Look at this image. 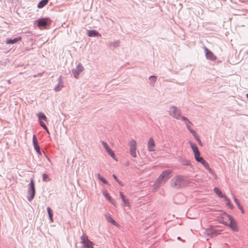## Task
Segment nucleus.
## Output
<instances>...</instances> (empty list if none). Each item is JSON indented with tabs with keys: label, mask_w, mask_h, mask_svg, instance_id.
<instances>
[{
	"label": "nucleus",
	"mask_w": 248,
	"mask_h": 248,
	"mask_svg": "<svg viewBox=\"0 0 248 248\" xmlns=\"http://www.w3.org/2000/svg\"><path fill=\"white\" fill-rule=\"evenodd\" d=\"M171 173L172 170H167L162 171L155 183V187H159L162 185L164 184L171 177Z\"/></svg>",
	"instance_id": "1"
},
{
	"label": "nucleus",
	"mask_w": 248,
	"mask_h": 248,
	"mask_svg": "<svg viewBox=\"0 0 248 248\" xmlns=\"http://www.w3.org/2000/svg\"><path fill=\"white\" fill-rule=\"evenodd\" d=\"M185 179L183 176L176 175L173 177L170 182L171 187L178 189L182 187L185 185Z\"/></svg>",
	"instance_id": "2"
},
{
	"label": "nucleus",
	"mask_w": 248,
	"mask_h": 248,
	"mask_svg": "<svg viewBox=\"0 0 248 248\" xmlns=\"http://www.w3.org/2000/svg\"><path fill=\"white\" fill-rule=\"evenodd\" d=\"M35 194V189L33 180L31 179L29 184L28 190L27 199L29 201H31L34 198Z\"/></svg>",
	"instance_id": "3"
},
{
	"label": "nucleus",
	"mask_w": 248,
	"mask_h": 248,
	"mask_svg": "<svg viewBox=\"0 0 248 248\" xmlns=\"http://www.w3.org/2000/svg\"><path fill=\"white\" fill-rule=\"evenodd\" d=\"M224 215L228 217L229 220L230 221L229 223L224 222V224L229 226L233 231L238 232V228L232 217L228 215L226 213H224Z\"/></svg>",
	"instance_id": "4"
},
{
	"label": "nucleus",
	"mask_w": 248,
	"mask_h": 248,
	"mask_svg": "<svg viewBox=\"0 0 248 248\" xmlns=\"http://www.w3.org/2000/svg\"><path fill=\"white\" fill-rule=\"evenodd\" d=\"M169 112L170 115L174 118L177 120L181 119V110L178 109L176 107L174 106H171Z\"/></svg>",
	"instance_id": "5"
},
{
	"label": "nucleus",
	"mask_w": 248,
	"mask_h": 248,
	"mask_svg": "<svg viewBox=\"0 0 248 248\" xmlns=\"http://www.w3.org/2000/svg\"><path fill=\"white\" fill-rule=\"evenodd\" d=\"M37 26L40 28H46L47 26H49L51 20L49 18H42L38 19L37 21Z\"/></svg>",
	"instance_id": "6"
},
{
	"label": "nucleus",
	"mask_w": 248,
	"mask_h": 248,
	"mask_svg": "<svg viewBox=\"0 0 248 248\" xmlns=\"http://www.w3.org/2000/svg\"><path fill=\"white\" fill-rule=\"evenodd\" d=\"M81 240L82 243L81 248H93V242L89 240L86 236L82 235Z\"/></svg>",
	"instance_id": "7"
},
{
	"label": "nucleus",
	"mask_w": 248,
	"mask_h": 248,
	"mask_svg": "<svg viewBox=\"0 0 248 248\" xmlns=\"http://www.w3.org/2000/svg\"><path fill=\"white\" fill-rule=\"evenodd\" d=\"M219 233V231L214 228L208 229L205 232V234L210 238L214 237Z\"/></svg>",
	"instance_id": "8"
},
{
	"label": "nucleus",
	"mask_w": 248,
	"mask_h": 248,
	"mask_svg": "<svg viewBox=\"0 0 248 248\" xmlns=\"http://www.w3.org/2000/svg\"><path fill=\"white\" fill-rule=\"evenodd\" d=\"M84 68L80 63H79L76 68L72 69V72L76 78H78L79 74L84 70Z\"/></svg>",
	"instance_id": "9"
},
{
	"label": "nucleus",
	"mask_w": 248,
	"mask_h": 248,
	"mask_svg": "<svg viewBox=\"0 0 248 248\" xmlns=\"http://www.w3.org/2000/svg\"><path fill=\"white\" fill-rule=\"evenodd\" d=\"M136 142L134 140H131L129 143L130 154L133 157H136L137 156L136 152Z\"/></svg>",
	"instance_id": "10"
},
{
	"label": "nucleus",
	"mask_w": 248,
	"mask_h": 248,
	"mask_svg": "<svg viewBox=\"0 0 248 248\" xmlns=\"http://www.w3.org/2000/svg\"><path fill=\"white\" fill-rule=\"evenodd\" d=\"M204 51L206 57L207 59L214 61L216 60L217 57L213 54V53L208 49L207 47H204Z\"/></svg>",
	"instance_id": "11"
},
{
	"label": "nucleus",
	"mask_w": 248,
	"mask_h": 248,
	"mask_svg": "<svg viewBox=\"0 0 248 248\" xmlns=\"http://www.w3.org/2000/svg\"><path fill=\"white\" fill-rule=\"evenodd\" d=\"M155 143L153 138H150L148 142V149L149 151H154Z\"/></svg>",
	"instance_id": "12"
},
{
	"label": "nucleus",
	"mask_w": 248,
	"mask_h": 248,
	"mask_svg": "<svg viewBox=\"0 0 248 248\" xmlns=\"http://www.w3.org/2000/svg\"><path fill=\"white\" fill-rule=\"evenodd\" d=\"M89 37H100L101 34L96 30H89L87 33Z\"/></svg>",
	"instance_id": "13"
},
{
	"label": "nucleus",
	"mask_w": 248,
	"mask_h": 248,
	"mask_svg": "<svg viewBox=\"0 0 248 248\" xmlns=\"http://www.w3.org/2000/svg\"><path fill=\"white\" fill-rule=\"evenodd\" d=\"M22 39L21 37L19 36L14 39H6V43L7 44H14L17 43L18 41L21 40Z\"/></svg>",
	"instance_id": "14"
},
{
	"label": "nucleus",
	"mask_w": 248,
	"mask_h": 248,
	"mask_svg": "<svg viewBox=\"0 0 248 248\" xmlns=\"http://www.w3.org/2000/svg\"><path fill=\"white\" fill-rule=\"evenodd\" d=\"M58 80V84L54 88V90L56 92L60 91L62 90V88L63 87V83L62 82L61 76L59 78Z\"/></svg>",
	"instance_id": "15"
},
{
	"label": "nucleus",
	"mask_w": 248,
	"mask_h": 248,
	"mask_svg": "<svg viewBox=\"0 0 248 248\" xmlns=\"http://www.w3.org/2000/svg\"><path fill=\"white\" fill-rule=\"evenodd\" d=\"M120 195L121 197V198L123 200V202H124L125 206H129V201L128 199H126L125 196L123 194L122 192H120Z\"/></svg>",
	"instance_id": "16"
},
{
	"label": "nucleus",
	"mask_w": 248,
	"mask_h": 248,
	"mask_svg": "<svg viewBox=\"0 0 248 248\" xmlns=\"http://www.w3.org/2000/svg\"><path fill=\"white\" fill-rule=\"evenodd\" d=\"M190 145L194 153V155L195 154H198V153H200L198 148L197 146L196 145V144L190 142Z\"/></svg>",
	"instance_id": "17"
},
{
	"label": "nucleus",
	"mask_w": 248,
	"mask_h": 248,
	"mask_svg": "<svg viewBox=\"0 0 248 248\" xmlns=\"http://www.w3.org/2000/svg\"><path fill=\"white\" fill-rule=\"evenodd\" d=\"M103 194L104 196L111 203H113L114 200L111 198V196L109 195V193L108 192L107 190H104L103 192Z\"/></svg>",
	"instance_id": "18"
},
{
	"label": "nucleus",
	"mask_w": 248,
	"mask_h": 248,
	"mask_svg": "<svg viewBox=\"0 0 248 248\" xmlns=\"http://www.w3.org/2000/svg\"><path fill=\"white\" fill-rule=\"evenodd\" d=\"M120 44V41L117 40L114 42H108L107 45L109 46H112L113 47H117L119 46Z\"/></svg>",
	"instance_id": "19"
},
{
	"label": "nucleus",
	"mask_w": 248,
	"mask_h": 248,
	"mask_svg": "<svg viewBox=\"0 0 248 248\" xmlns=\"http://www.w3.org/2000/svg\"><path fill=\"white\" fill-rule=\"evenodd\" d=\"M214 191L216 193V194L220 198H225L226 197L225 195L222 194V192L220 191L219 188L218 187H215L214 188Z\"/></svg>",
	"instance_id": "20"
},
{
	"label": "nucleus",
	"mask_w": 248,
	"mask_h": 248,
	"mask_svg": "<svg viewBox=\"0 0 248 248\" xmlns=\"http://www.w3.org/2000/svg\"><path fill=\"white\" fill-rule=\"evenodd\" d=\"M49 0H42L39 2L37 5V7L39 9H41L45 7L48 2Z\"/></svg>",
	"instance_id": "21"
},
{
	"label": "nucleus",
	"mask_w": 248,
	"mask_h": 248,
	"mask_svg": "<svg viewBox=\"0 0 248 248\" xmlns=\"http://www.w3.org/2000/svg\"><path fill=\"white\" fill-rule=\"evenodd\" d=\"M233 200L234 202H235V203L237 204L238 208L240 210L242 213H244V210L242 206L241 205L239 201L237 199V198L235 197V196H233Z\"/></svg>",
	"instance_id": "22"
},
{
	"label": "nucleus",
	"mask_w": 248,
	"mask_h": 248,
	"mask_svg": "<svg viewBox=\"0 0 248 248\" xmlns=\"http://www.w3.org/2000/svg\"><path fill=\"white\" fill-rule=\"evenodd\" d=\"M191 134L195 139V140H197V141L198 142L199 145L201 146H202V141L199 138V136L197 135V133L195 131H191Z\"/></svg>",
	"instance_id": "23"
},
{
	"label": "nucleus",
	"mask_w": 248,
	"mask_h": 248,
	"mask_svg": "<svg viewBox=\"0 0 248 248\" xmlns=\"http://www.w3.org/2000/svg\"><path fill=\"white\" fill-rule=\"evenodd\" d=\"M194 156L197 162L201 163V164L204 160L203 158L200 156V153H198V154H195Z\"/></svg>",
	"instance_id": "24"
},
{
	"label": "nucleus",
	"mask_w": 248,
	"mask_h": 248,
	"mask_svg": "<svg viewBox=\"0 0 248 248\" xmlns=\"http://www.w3.org/2000/svg\"><path fill=\"white\" fill-rule=\"evenodd\" d=\"M105 216L108 222L113 225H116V222L110 217L109 214H106Z\"/></svg>",
	"instance_id": "25"
},
{
	"label": "nucleus",
	"mask_w": 248,
	"mask_h": 248,
	"mask_svg": "<svg viewBox=\"0 0 248 248\" xmlns=\"http://www.w3.org/2000/svg\"><path fill=\"white\" fill-rule=\"evenodd\" d=\"M37 116H38L39 121H41V120H43L45 121H47V118L43 113H42V112L38 113L37 114Z\"/></svg>",
	"instance_id": "26"
},
{
	"label": "nucleus",
	"mask_w": 248,
	"mask_h": 248,
	"mask_svg": "<svg viewBox=\"0 0 248 248\" xmlns=\"http://www.w3.org/2000/svg\"><path fill=\"white\" fill-rule=\"evenodd\" d=\"M101 143L104 148L106 149V152L108 154L112 150L111 148L108 145L106 142L102 141Z\"/></svg>",
	"instance_id": "27"
},
{
	"label": "nucleus",
	"mask_w": 248,
	"mask_h": 248,
	"mask_svg": "<svg viewBox=\"0 0 248 248\" xmlns=\"http://www.w3.org/2000/svg\"><path fill=\"white\" fill-rule=\"evenodd\" d=\"M181 163L184 166H190L191 165L190 161L185 158H182L181 160Z\"/></svg>",
	"instance_id": "28"
},
{
	"label": "nucleus",
	"mask_w": 248,
	"mask_h": 248,
	"mask_svg": "<svg viewBox=\"0 0 248 248\" xmlns=\"http://www.w3.org/2000/svg\"><path fill=\"white\" fill-rule=\"evenodd\" d=\"M97 178L105 184H108V181L102 177L99 173L97 174Z\"/></svg>",
	"instance_id": "29"
},
{
	"label": "nucleus",
	"mask_w": 248,
	"mask_h": 248,
	"mask_svg": "<svg viewBox=\"0 0 248 248\" xmlns=\"http://www.w3.org/2000/svg\"><path fill=\"white\" fill-rule=\"evenodd\" d=\"M224 199L227 202L226 205L229 206L231 209H233V206L231 203L230 199L226 196L224 198Z\"/></svg>",
	"instance_id": "30"
},
{
	"label": "nucleus",
	"mask_w": 248,
	"mask_h": 248,
	"mask_svg": "<svg viewBox=\"0 0 248 248\" xmlns=\"http://www.w3.org/2000/svg\"><path fill=\"white\" fill-rule=\"evenodd\" d=\"M157 78L155 76H151L149 77V80H150L151 83H153V84L156 81Z\"/></svg>",
	"instance_id": "31"
},
{
	"label": "nucleus",
	"mask_w": 248,
	"mask_h": 248,
	"mask_svg": "<svg viewBox=\"0 0 248 248\" xmlns=\"http://www.w3.org/2000/svg\"><path fill=\"white\" fill-rule=\"evenodd\" d=\"M34 149L35 150V151H36V152L39 154V155H41V149H40V148L39 146V145H34Z\"/></svg>",
	"instance_id": "32"
},
{
	"label": "nucleus",
	"mask_w": 248,
	"mask_h": 248,
	"mask_svg": "<svg viewBox=\"0 0 248 248\" xmlns=\"http://www.w3.org/2000/svg\"><path fill=\"white\" fill-rule=\"evenodd\" d=\"M43 179L45 182H48L50 181V179L49 178L48 176L46 174H43Z\"/></svg>",
	"instance_id": "33"
},
{
	"label": "nucleus",
	"mask_w": 248,
	"mask_h": 248,
	"mask_svg": "<svg viewBox=\"0 0 248 248\" xmlns=\"http://www.w3.org/2000/svg\"><path fill=\"white\" fill-rule=\"evenodd\" d=\"M32 142H33V146L38 144V141H37V139L36 138L35 135H33Z\"/></svg>",
	"instance_id": "34"
},
{
	"label": "nucleus",
	"mask_w": 248,
	"mask_h": 248,
	"mask_svg": "<svg viewBox=\"0 0 248 248\" xmlns=\"http://www.w3.org/2000/svg\"><path fill=\"white\" fill-rule=\"evenodd\" d=\"M186 127H187V129L189 131V132L191 133V131H194V130L191 129V126H190V125L191 124H190L189 123L186 122Z\"/></svg>",
	"instance_id": "35"
},
{
	"label": "nucleus",
	"mask_w": 248,
	"mask_h": 248,
	"mask_svg": "<svg viewBox=\"0 0 248 248\" xmlns=\"http://www.w3.org/2000/svg\"><path fill=\"white\" fill-rule=\"evenodd\" d=\"M47 211L49 216V217H51V216H53L52 211L51 208L49 207H47Z\"/></svg>",
	"instance_id": "36"
},
{
	"label": "nucleus",
	"mask_w": 248,
	"mask_h": 248,
	"mask_svg": "<svg viewBox=\"0 0 248 248\" xmlns=\"http://www.w3.org/2000/svg\"><path fill=\"white\" fill-rule=\"evenodd\" d=\"M202 164L205 167L206 169H209L210 167L208 165V163L204 160L203 162H202Z\"/></svg>",
	"instance_id": "37"
},
{
	"label": "nucleus",
	"mask_w": 248,
	"mask_h": 248,
	"mask_svg": "<svg viewBox=\"0 0 248 248\" xmlns=\"http://www.w3.org/2000/svg\"><path fill=\"white\" fill-rule=\"evenodd\" d=\"M112 176L114 178V179L119 183L120 185H121V186H123V184L122 183V182L117 178V176L115 174H113Z\"/></svg>",
	"instance_id": "38"
},
{
	"label": "nucleus",
	"mask_w": 248,
	"mask_h": 248,
	"mask_svg": "<svg viewBox=\"0 0 248 248\" xmlns=\"http://www.w3.org/2000/svg\"><path fill=\"white\" fill-rule=\"evenodd\" d=\"M181 119L183 121H185L186 122H188V123H189L190 124H192L191 122H190V121L188 120V119L186 117H185V116H181Z\"/></svg>",
	"instance_id": "39"
},
{
	"label": "nucleus",
	"mask_w": 248,
	"mask_h": 248,
	"mask_svg": "<svg viewBox=\"0 0 248 248\" xmlns=\"http://www.w3.org/2000/svg\"><path fill=\"white\" fill-rule=\"evenodd\" d=\"M207 170H208L209 172L212 175H215L216 178H217V176L215 174V173L213 171V170L209 168V169H208Z\"/></svg>",
	"instance_id": "40"
},
{
	"label": "nucleus",
	"mask_w": 248,
	"mask_h": 248,
	"mask_svg": "<svg viewBox=\"0 0 248 248\" xmlns=\"http://www.w3.org/2000/svg\"><path fill=\"white\" fill-rule=\"evenodd\" d=\"M39 123H40V125L44 128V129H46V124L43 122H42V121H39Z\"/></svg>",
	"instance_id": "41"
},
{
	"label": "nucleus",
	"mask_w": 248,
	"mask_h": 248,
	"mask_svg": "<svg viewBox=\"0 0 248 248\" xmlns=\"http://www.w3.org/2000/svg\"><path fill=\"white\" fill-rule=\"evenodd\" d=\"M108 154L110 155L111 157H112L113 159L116 160L115 158V154L114 153V152H113L112 150H111L109 153Z\"/></svg>",
	"instance_id": "42"
},
{
	"label": "nucleus",
	"mask_w": 248,
	"mask_h": 248,
	"mask_svg": "<svg viewBox=\"0 0 248 248\" xmlns=\"http://www.w3.org/2000/svg\"><path fill=\"white\" fill-rule=\"evenodd\" d=\"M50 220L51 222H53V216H51V217H49Z\"/></svg>",
	"instance_id": "43"
},
{
	"label": "nucleus",
	"mask_w": 248,
	"mask_h": 248,
	"mask_svg": "<svg viewBox=\"0 0 248 248\" xmlns=\"http://www.w3.org/2000/svg\"><path fill=\"white\" fill-rule=\"evenodd\" d=\"M44 129L46 131V132H47V133H48V134L49 133V130H48V128H47V127H46V128Z\"/></svg>",
	"instance_id": "44"
},
{
	"label": "nucleus",
	"mask_w": 248,
	"mask_h": 248,
	"mask_svg": "<svg viewBox=\"0 0 248 248\" xmlns=\"http://www.w3.org/2000/svg\"><path fill=\"white\" fill-rule=\"evenodd\" d=\"M46 157H47V159L49 161H50V159L49 158V157H48L47 156H46Z\"/></svg>",
	"instance_id": "45"
},
{
	"label": "nucleus",
	"mask_w": 248,
	"mask_h": 248,
	"mask_svg": "<svg viewBox=\"0 0 248 248\" xmlns=\"http://www.w3.org/2000/svg\"><path fill=\"white\" fill-rule=\"evenodd\" d=\"M177 239H179V240H180L181 238L180 237H178Z\"/></svg>",
	"instance_id": "46"
},
{
	"label": "nucleus",
	"mask_w": 248,
	"mask_h": 248,
	"mask_svg": "<svg viewBox=\"0 0 248 248\" xmlns=\"http://www.w3.org/2000/svg\"><path fill=\"white\" fill-rule=\"evenodd\" d=\"M246 96H247V97L248 98V93H247V94H246Z\"/></svg>",
	"instance_id": "47"
},
{
	"label": "nucleus",
	"mask_w": 248,
	"mask_h": 248,
	"mask_svg": "<svg viewBox=\"0 0 248 248\" xmlns=\"http://www.w3.org/2000/svg\"><path fill=\"white\" fill-rule=\"evenodd\" d=\"M214 176V177L215 178V179H217V178H216L215 177V175H213Z\"/></svg>",
	"instance_id": "48"
}]
</instances>
